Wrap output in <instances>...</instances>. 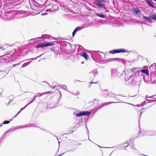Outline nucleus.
<instances>
[{
	"label": "nucleus",
	"instance_id": "f257e3e1",
	"mask_svg": "<svg viewBox=\"0 0 156 156\" xmlns=\"http://www.w3.org/2000/svg\"><path fill=\"white\" fill-rule=\"evenodd\" d=\"M130 75L128 76L126 74L125 80L126 81L131 83L133 85L138 84L137 79L140 73V70L137 68H133L132 70Z\"/></svg>",
	"mask_w": 156,
	"mask_h": 156
},
{
	"label": "nucleus",
	"instance_id": "f03ea898",
	"mask_svg": "<svg viewBox=\"0 0 156 156\" xmlns=\"http://www.w3.org/2000/svg\"><path fill=\"white\" fill-rule=\"evenodd\" d=\"M96 5L100 8H103L104 9H106L105 6V2L104 0H96Z\"/></svg>",
	"mask_w": 156,
	"mask_h": 156
},
{
	"label": "nucleus",
	"instance_id": "7ed1b4c3",
	"mask_svg": "<svg viewBox=\"0 0 156 156\" xmlns=\"http://www.w3.org/2000/svg\"><path fill=\"white\" fill-rule=\"evenodd\" d=\"M140 133L142 134V136H156V131H143L141 132H140Z\"/></svg>",
	"mask_w": 156,
	"mask_h": 156
},
{
	"label": "nucleus",
	"instance_id": "20e7f679",
	"mask_svg": "<svg viewBox=\"0 0 156 156\" xmlns=\"http://www.w3.org/2000/svg\"><path fill=\"white\" fill-rule=\"evenodd\" d=\"M90 114V112L89 111L81 112L78 113H76L75 112H74L73 114L77 117H80L82 116H88Z\"/></svg>",
	"mask_w": 156,
	"mask_h": 156
},
{
	"label": "nucleus",
	"instance_id": "39448f33",
	"mask_svg": "<svg viewBox=\"0 0 156 156\" xmlns=\"http://www.w3.org/2000/svg\"><path fill=\"white\" fill-rule=\"evenodd\" d=\"M113 103H116V102H109L105 103L102 104L101 105L98 106V107L94 108L91 111V112H93V114H94V113L97 111L98 110L100 109L101 108L105 105H107Z\"/></svg>",
	"mask_w": 156,
	"mask_h": 156
},
{
	"label": "nucleus",
	"instance_id": "423d86ee",
	"mask_svg": "<svg viewBox=\"0 0 156 156\" xmlns=\"http://www.w3.org/2000/svg\"><path fill=\"white\" fill-rule=\"evenodd\" d=\"M127 51V50L123 48L115 49L111 50L109 51L110 54H115L117 53H124Z\"/></svg>",
	"mask_w": 156,
	"mask_h": 156
},
{
	"label": "nucleus",
	"instance_id": "0eeeda50",
	"mask_svg": "<svg viewBox=\"0 0 156 156\" xmlns=\"http://www.w3.org/2000/svg\"><path fill=\"white\" fill-rule=\"evenodd\" d=\"M131 11L136 15V16H140L141 14L140 10L138 8H133L131 9Z\"/></svg>",
	"mask_w": 156,
	"mask_h": 156
},
{
	"label": "nucleus",
	"instance_id": "6e6552de",
	"mask_svg": "<svg viewBox=\"0 0 156 156\" xmlns=\"http://www.w3.org/2000/svg\"><path fill=\"white\" fill-rule=\"evenodd\" d=\"M54 44L52 43H42L41 44H39L36 46V48H41L44 47H47L50 46Z\"/></svg>",
	"mask_w": 156,
	"mask_h": 156
},
{
	"label": "nucleus",
	"instance_id": "1a4fd4ad",
	"mask_svg": "<svg viewBox=\"0 0 156 156\" xmlns=\"http://www.w3.org/2000/svg\"><path fill=\"white\" fill-rule=\"evenodd\" d=\"M90 74H91L93 75L94 77H91L90 78V79L92 80H93L96 77V76L98 75L99 73L98 70L97 69H94L92 70L90 72Z\"/></svg>",
	"mask_w": 156,
	"mask_h": 156
},
{
	"label": "nucleus",
	"instance_id": "9d476101",
	"mask_svg": "<svg viewBox=\"0 0 156 156\" xmlns=\"http://www.w3.org/2000/svg\"><path fill=\"white\" fill-rule=\"evenodd\" d=\"M115 60L117 61H118L119 62H121L123 64H124V63L125 62V60L124 59H119L118 58H109L107 59L106 60V61L107 62H108L114 61Z\"/></svg>",
	"mask_w": 156,
	"mask_h": 156
},
{
	"label": "nucleus",
	"instance_id": "9b49d317",
	"mask_svg": "<svg viewBox=\"0 0 156 156\" xmlns=\"http://www.w3.org/2000/svg\"><path fill=\"white\" fill-rule=\"evenodd\" d=\"M152 83H156V73H153L151 75V79Z\"/></svg>",
	"mask_w": 156,
	"mask_h": 156
},
{
	"label": "nucleus",
	"instance_id": "f8f14e48",
	"mask_svg": "<svg viewBox=\"0 0 156 156\" xmlns=\"http://www.w3.org/2000/svg\"><path fill=\"white\" fill-rule=\"evenodd\" d=\"M111 77L115 78L117 76V70L116 69H112L111 70Z\"/></svg>",
	"mask_w": 156,
	"mask_h": 156
},
{
	"label": "nucleus",
	"instance_id": "ddd939ff",
	"mask_svg": "<svg viewBox=\"0 0 156 156\" xmlns=\"http://www.w3.org/2000/svg\"><path fill=\"white\" fill-rule=\"evenodd\" d=\"M109 94V91L107 90H103L101 91V94L104 96L106 97L108 96Z\"/></svg>",
	"mask_w": 156,
	"mask_h": 156
},
{
	"label": "nucleus",
	"instance_id": "4468645a",
	"mask_svg": "<svg viewBox=\"0 0 156 156\" xmlns=\"http://www.w3.org/2000/svg\"><path fill=\"white\" fill-rule=\"evenodd\" d=\"M95 52H100L101 54V55H100V54H98L97 55V56L100 59H103L104 58V57H105V55H104V53L102 52H100L99 51H95Z\"/></svg>",
	"mask_w": 156,
	"mask_h": 156
},
{
	"label": "nucleus",
	"instance_id": "2eb2a0df",
	"mask_svg": "<svg viewBox=\"0 0 156 156\" xmlns=\"http://www.w3.org/2000/svg\"><path fill=\"white\" fill-rule=\"evenodd\" d=\"M115 96H121L123 97H125V96H124L121 95H119V94H115L114 93L111 92H109V94H108V96L111 97L112 98H114V97H115Z\"/></svg>",
	"mask_w": 156,
	"mask_h": 156
},
{
	"label": "nucleus",
	"instance_id": "dca6fc26",
	"mask_svg": "<svg viewBox=\"0 0 156 156\" xmlns=\"http://www.w3.org/2000/svg\"><path fill=\"white\" fill-rule=\"evenodd\" d=\"M79 55H80L82 56L86 60H87L88 57L87 54L86 53L84 52H83L79 53Z\"/></svg>",
	"mask_w": 156,
	"mask_h": 156
},
{
	"label": "nucleus",
	"instance_id": "f3484780",
	"mask_svg": "<svg viewBox=\"0 0 156 156\" xmlns=\"http://www.w3.org/2000/svg\"><path fill=\"white\" fill-rule=\"evenodd\" d=\"M146 1L149 6L153 8H154V5L153 4V2L152 0H146Z\"/></svg>",
	"mask_w": 156,
	"mask_h": 156
},
{
	"label": "nucleus",
	"instance_id": "a211bd4d",
	"mask_svg": "<svg viewBox=\"0 0 156 156\" xmlns=\"http://www.w3.org/2000/svg\"><path fill=\"white\" fill-rule=\"evenodd\" d=\"M82 29L81 27H78L76 28L73 31L72 33V36L73 37L75 35V34L77 31H79L81 30Z\"/></svg>",
	"mask_w": 156,
	"mask_h": 156
},
{
	"label": "nucleus",
	"instance_id": "6ab92c4d",
	"mask_svg": "<svg viewBox=\"0 0 156 156\" xmlns=\"http://www.w3.org/2000/svg\"><path fill=\"white\" fill-rule=\"evenodd\" d=\"M30 126L28 124H27L23 126H19L15 128V129H23L25 128L26 127H30Z\"/></svg>",
	"mask_w": 156,
	"mask_h": 156
},
{
	"label": "nucleus",
	"instance_id": "aec40b11",
	"mask_svg": "<svg viewBox=\"0 0 156 156\" xmlns=\"http://www.w3.org/2000/svg\"><path fill=\"white\" fill-rule=\"evenodd\" d=\"M129 145L130 147L133 149L135 150V149L134 147V144L133 140H129Z\"/></svg>",
	"mask_w": 156,
	"mask_h": 156
},
{
	"label": "nucleus",
	"instance_id": "412c9836",
	"mask_svg": "<svg viewBox=\"0 0 156 156\" xmlns=\"http://www.w3.org/2000/svg\"><path fill=\"white\" fill-rule=\"evenodd\" d=\"M141 72L142 73H144L146 74L147 76H149V73L147 69H142L140 70Z\"/></svg>",
	"mask_w": 156,
	"mask_h": 156
},
{
	"label": "nucleus",
	"instance_id": "4be33fe9",
	"mask_svg": "<svg viewBox=\"0 0 156 156\" xmlns=\"http://www.w3.org/2000/svg\"><path fill=\"white\" fill-rule=\"evenodd\" d=\"M95 14L96 16L99 17L101 18H104L105 17V16L103 14H99L98 13H96Z\"/></svg>",
	"mask_w": 156,
	"mask_h": 156
},
{
	"label": "nucleus",
	"instance_id": "5701e85b",
	"mask_svg": "<svg viewBox=\"0 0 156 156\" xmlns=\"http://www.w3.org/2000/svg\"><path fill=\"white\" fill-rule=\"evenodd\" d=\"M59 86L61 87L60 88H62V89H63V90H66L68 92H69L71 93H72L71 92L69 91L68 90H67L66 89H67V86L66 85H61L60 86Z\"/></svg>",
	"mask_w": 156,
	"mask_h": 156
},
{
	"label": "nucleus",
	"instance_id": "b1692460",
	"mask_svg": "<svg viewBox=\"0 0 156 156\" xmlns=\"http://www.w3.org/2000/svg\"><path fill=\"white\" fill-rule=\"evenodd\" d=\"M142 15L143 16V18L144 19H145L148 21H150V22L151 21V20H152L151 17L150 18V17H147V16H144L143 15V14H142Z\"/></svg>",
	"mask_w": 156,
	"mask_h": 156
},
{
	"label": "nucleus",
	"instance_id": "393cba45",
	"mask_svg": "<svg viewBox=\"0 0 156 156\" xmlns=\"http://www.w3.org/2000/svg\"><path fill=\"white\" fill-rule=\"evenodd\" d=\"M117 96H115V97H114V98H115L117 100L119 101L115 102H116L115 103H119V102H122V103L123 102L122 101L120 100L121 99L120 98H119L118 97H117Z\"/></svg>",
	"mask_w": 156,
	"mask_h": 156
},
{
	"label": "nucleus",
	"instance_id": "a878e982",
	"mask_svg": "<svg viewBox=\"0 0 156 156\" xmlns=\"http://www.w3.org/2000/svg\"><path fill=\"white\" fill-rule=\"evenodd\" d=\"M31 62V61H29L26 62H25L22 65L21 68H22L25 67V66L29 65Z\"/></svg>",
	"mask_w": 156,
	"mask_h": 156
},
{
	"label": "nucleus",
	"instance_id": "bb28decb",
	"mask_svg": "<svg viewBox=\"0 0 156 156\" xmlns=\"http://www.w3.org/2000/svg\"><path fill=\"white\" fill-rule=\"evenodd\" d=\"M27 105H26V106H24V107L23 108H21L20 109V111H19L18 112V113L16 114V115L14 117H16V116H17L18 115L20 112H21V111H22L27 106Z\"/></svg>",
	"mask_w": 156,
	"mask_h": 156
},
{
	"label": "nucleus",
	"instance_id": "cd10ccee",
	"mask_svg": "<svg viewBox=\"0 0 156 156\" xmlns=\"http://www.w3.org/2000/svg\"><path fill=\"white\" fill-rule=\"evenodd\" d=\"M50 92H51V91H49V92H47L43 93H42L41 94H39L40 93H38L37 95H35V96H37V97H38V96L40 97V96H42V95H44V94H47L50 93Z\"/></svg>",
	"mask_w": 156,
	"mask_h": 156
},
{
	"label": "nucleus",
	"instance_id": "c85d7f7f",
	"mask_svg": "<svg viewBox=\"0 0 156 156\" xmlns=\"http://www.w3.org/2000/svg\"><path fill=\"white\" fill-rule=\"evenodd\" d=\"M7 133V132H5L3 135L0 138V142H1L3 139L5 137V135Z\"/></svg>",
	"mask_w": 156,
	"mask_h": 156
},
{
	"label": "nucleus",
	"instance_id": "c756f323",
	"mask_svg": "<svg viewBox=\"0 0 156 156\" xmlns=\"http://www.w3.org/2000/svg\"><path fill=\"white\" fill-rule=\"evenodd\" d=\"M124 144H126V146H125V147H128V145H129V144L128 142V141H126V142H125L124 143L122 144H120V146H122Z\"/></svg>",
	"mask_w": 156,
	"mask_h": 156
},
{
	"label": "nucleus",
	"instance_id": "7c9ffc66",
	"mask_svg": "<svg viewBox=\"0 0 156 156\" xmlns=\"http://www.w3.org/2000/svg\"><path fill=\"white\" fill-rule=\"evenodd\" d=\"M152 20H156V14H153L151 16Z\"/></svg>",
	"mask_w": 156,
	"mask_h": 156
},
{
	"label": "nucleus",
	"instance_id": "2f4dec72",
	"mask_svg": "<svg viewBox=\"0 0 156 156\" xmlns=\"http://www.w3.org/2000/svg\"><path fill=\"white\" fill-rule=\"evenodd\" d=\"M143 80L144 82L147 83H149V79L147 80L145 77H144L143 78Z\"/></svg>",
	"mask_w": 156,
	"mask_h": 156
},
{
	"label": "nucleus",
	"instance_id": "473e14b6",
	"mask_svg": "<svg viewBox=\"0 0 156 156\" xmlns=\"http://www.w3.org/2000/svg\"><path fill=\"white\" fill-rule=\"evenodd\" d=\"M10 122V121H8V120H5L4 121L3 123V124H8Z\"/></svg>",
	"mask_w": 156,
	"mask_h": 156
},
{
	"label": "nucleus",
	"instance_id": "72a5a7b5",
	"mask_svg": "<svg viewBox=\"0 0 156 156\" xmlns=\"http://www.w3.org/2000/svg\"><path fill=\"white\" fill-rule=\"evenodd\" d=\"M36 38H33V39H32L30 40H29V42H30L31 43H32V42H35V41L36 40Z\"/></svg>",
	"mask_w": 156,
	"mask_h": 156
},
{
	"label": "nucleus",
	"instance_id": "f704fd0d",
	"mask_svg": "<svg viewBox=\"0 0 156 156\" xmlns=\"http://www.w3.org/2000/svg\"><path fill=\"white\" fill-rule=\"evenodd\" d=\"M42 54H41V55H40L37 56V57L36 58H31V59H27V60H34V59H36L37 58L41 56Z\"/></svg>",
	"mask_w": 156,
	"mask_h": 156
},
{
	"label": "nucleus",
	"instance_id": "c9c22d12",
	"mask_svg": "<svg viewBox=\"0 0 156 156\" xmlns=\"http://www.w3.org/2000/svg\"><path fill=\"white\" fill-rule=\"evenodd\" d=\"M147 101H149V102H153L154 101H156V100H148V99H146Z\"/></svg>",
	"mask_w": 156,
	"mask_h": 156
},
{
	"label": "nucleus",
	"instance_id": "e433bc0d",
	"mask_svg": "<svg viewBox=\"0 0 156 156\" xmlns=\"http://www.w3.org/2000/svg\"><path fill=\"white\" fill-rule=\"evenodd\" d=\"M97 83V82H91L90 83V84H89V87H90L91 85V84L92 83Z\"/></svg>",
	"mask_w": 156,
	"mask_h": 156
},
{
	"label": "nucleus",
	"instance_id": "4c0bfd02",
	"mask_svg": "<svg viewBox=\"0 0 156 156\" xmlns=\"http://www.w3.org/2000/svg\"><path fill=\"white\" fill-rule=\"evenodd\" d=\"M37 97V96H34L32 100L34 101L35 100L36 98Z\"/></svg>",
	"mask_w": 156,
	"mask_h": 156
},
{
	"label": "nucleus",
	"instance_id": "58836bf2",
	"mask_svg": "<svg viewBox=\"0 0 156 156\" xmlns=\"http://www.w3.org/2000/svg\"><path fill=\"white\" fill-rule=\"evenodd\" d=\"M34 101L32 100L27 105V106L31 103H32Z\"/></svg>",
	"mask_w": 156,
	"mask_h": 156
},
{
	"label": "nucleus",
	"instance_id": "ea45409f",
	"mask_svg": "<svg viewBox=\"0 0 156 156\" xmlns=\"http://www.w3.org/2000/svg\"><path fill=\"white\" fill-rule=\"evenodd\" d=\"M145 103H146V101H144V102H143V103L141 104V105H144L145 104Z\"/></svg>",
	"mask_w": 156,
	"mask_h": 156
},
{
	"label": "nucleus",
	"instance_id": "a19ab883",
	"mask_svg": "<svg viewBox=\"0 0 156 156\" xmlns=\"http://www.w3.org/2000/svg\"><path fill=\"white\" fill-rule=\"evenodd\" d=\"M5 60L3 58H1L0 59V62H2L3 61H4Z\"/></svg>",
	"mask_w": 156,
	"mask_h": 156
},
{
	"label": "nucleus",
	"instance_id": "79ce46f5",
	"mask_svg": "<svg viewBox=\"0 0 156 156\" xmlns=\"http://www.w3.org/2000/svg\"><path fill=\"white\" fill-rule=\"evenodd\" d=\"M65 153V152L62 153V154H60L58 155V156H62Z\"/></svg>",
	"mask_w": 156,
	"mask_h": 156
},
{
	"label": "nucleus",
	"instance_id": "37998d69",
	"mask_svg": "<svg viewBox=\"0 0 156 156\" xmlns=\"http://www.w3.org/2000/svg\"><path fill=\"white\" fill-rule=\"evenodd\" d=\"M20 64V63H18V64H13V67L15 66L16 65H19Z\"/></svg>",
	"mask_w": 156,
	"mask_h": 156
},
{
	"label": "nucleus",
	"instance_id": "c03bdc74",
	"mask_svg": "<svg viewBox=\"0 0 156 156\" xmlns=\"http://www.w3.org/2000/svg\"><path fill=\"white\" fill-rule=\"evenodd\" d=\"M43 38V39H44V38L42 36L41 37H38L37 38V39H40V38Z\"/></svg>",
	"mask_w": 156,
	"mask_h": 156
},
{
	"label": "nucleus",
	"instance_id": "a18cd8bd",
	"mask_svg": "<svg viewBox=\"0 0 156 156\" xmlns=\"http://www.w3.org/2000/svg\"><path fill=\"white\" fill-rule=\"evenodd\" d=\"M74 150H75L74 149H73V150H70L69 151H71V152H72Z\"/></svg>",
	"mask_w": 156,
	"mask_h": 156
},
{
	"label": "nucleus",
	"instance_id": "49530a36",
	"mask_svg": "<svg viewBox=\"0 0 156 156\" xmlns=\"http://www.w3.org/2000/svg\"><path fill=\"white\" fill-rule=\"evenodd\" d=\"M154 96H151V97L148 96V97L149 98H153V97H154Z\"/></svg>",
	"mask_w": 156,
	"mask_h": 156
},
{
	"label": "nucleus",
	"instance_id": "de8ad7c7",
	"mask_svg": "<svg viewBox=\"0 0 156 156\" xmlns=\"http://www.w3.org/2000/svg\"><path fill=\"white\" fill-rule=\"evenodd\" d=\"M53 38V37H50L49 38L51 40H52V39Z\"/></svg>",
	"mask_w": 156,
	"mask_h": 156
},
{
	"label": "nucleus",
	"instance_id": "09e8293b",
	"mask_svg": "<svg viewBox=\"0 0 156 156\" xmlns=\"http://www.w3.org/2000/svg\"><path fill=\"white\" fill-rule=\"evenodd\" d=\"M3 124V123L0 124V127H1L2 126Z\"/></svg>",
	"mask_w": 156,
	"mask_h": 156
},
{
	"label": "nucleus",
	"instance_id": "8fccbe9b",
	"mask_svg": "<svg viewBox=\"0 0 156 156\" xmlns=\"http://www.w3.org/2000/svg\"><path fill=\"white\" fill-rule=\"evenodd\" d=\"M142 112H141V114H140V117H139V119H140V116H141V114H142Z\"/></svg>",
	"mask_w": 156,
	"mask_h": 156
},
{
	"label": "nucleus",
	"instance_id": "3c124183",
	"mask_svg": "<svg viewBox=\"0 0 156 156\" xmlns=\"http://www.w3.org/2000/svg\"><path fill=\"white\" fill-rule=\"evenodd\" d=\"M94 101H98L97 99H94Z\"/></svg>",
	"mask_w": 156,
	"mask_h": 156
},
{
	"label": "nucleus",
	"instance_id": "603ef678",
	"mask_svg": "<svg viewBox=\"0 0 156 156\" xmlns=\"http://www.w3.org/2000/svg\"><path fill=\"white\" fill-rule=\"evenodd\" d=\"M148 96L147 95H146V98H148Z\"/></svg>",
	"mask_w": 156,
	"mask_h": 156
},
{
	"label": "nucleus",
	"instance_id": "864d4df0",
	"mask_svg": "<svg viewBox=\"0 0 156 156\" xmlns=\"http://www.w3.org/2000/svg\"><path fill=\"white\" fill-rule=\"evenodd\" d=\"M10 12H7V14H10Z\"/></svg>",
	"mask_w": 156,
	"mask_h": 156
},
{
	"label": "nucleus",
	"instance_id": "5fc2aeb1",
	"mask_svg": "<svg viewBox=\"0 0 156 156\" xmlns=\"http://www.w3.org/2000/svg\"><path fill=\"white\" fill-rule=\"evenodd\" d=\"M11 100H10V101L9 102V103H8V104H9V103H10V102H11Z\"/></svg>",
	"mask_w": 156,
	"mask_h": 156
},
{
	"label": "nucleus",
	"instance_id": "6e6d98bb",
	"mask_svg": "<svg viewBox=\"0 0 156 156\" xmlns=\"http://www.w3.org/2000/svg\"><path fill=\"white\" fill-rule=\"evenodd\" d=\"M97 146H98V147H101V146H100L99 145H97Z\"/></svg>",
	"mask_w": 156,
	"mask_h": 156
},
{
	"label": "nucleus",
	"instance_id": "4d7b16f0",
	"mask_svg": "<svg viewBox=\"0 0 156 156\" xmlns=\"http://www.w3.org/2000/svg\"><path fill=\"white\" fill-rule=\"evenodd\" d=\"M80 47H81L82 48H83V47H82V46H81V45H80Z\"/></svg>",
	"mask_w": 156,
	"mask_h": 156
},
{
	"label": "nucleus",
	"instance_id": "13d9d810",
	"mask_svg": "<svg viewBox=\"0 0 156 156\" xmlns=\"http://www.w3.org/2000/svg\"><path fill=\"white\" fill-rule=\"evenodd\" d=\"M87 133H89V131H88Z\"/></svg>",
	"mask_w": 156,
	"mask_h": 156
},
{
	"label": "nucleus",
	"instance_id": "bf43d9fd",
	"mask_svg": "<svg viewBox=\"0 0 156 156\" xmlns=\"http://www.w3.org/2000/svg\"><path fill=\"white\" fill-rule=\"evenodd\" d=\"M59 93H60V95H61V92H60V91H59Z\"/></svg>",
	"mask_w": 156,
	"mask_h": 156
},
{
	"label": "nucleus",
	"instance_id": "052dcab7",
	"mask_svg": "<svg viewBox=\"0 0 156 156\" xmlns=\"http://www.w3.org/2000/svg\"><path fill=\"white\" fill-rule=\"evenodd\" d=\"M140 84H139V85H138V86H139V87L140 86Z\"/></svg>",
	"mask_w": 156,
	"mask_h": 156
},
{
	"label": "nucleus",
	"instance_id": "680f3d73",
	"mask_svg": "<svg viewBox=\"0 0 156 156\" xmlns=\"http://www.w3.org/2000/svg\"><path fill=\"white\" fill-rule=\"evenodd\" d=\"M55 87H56V86H54V88H55Z\"/></svg>",
	"mask_w": 156,
	"mask_h": 156
},
{
	"label": "nucleus",
	"instance_id": "e2e57ef3",
	"mask_svg": "<svg viewBox=\"0 0 156 156\" xmlns=\"http://www.w3.org/2000/svg\"><path fill=\"white\" fill-rule=\"evenodd\" d=\"M153 0L155 1H156V0Z\"/></svg>",
	"mask_w": 156,
	"mask_h": 156
},
{
	"label": "nucleus",
	"instance_id": "0e129e2a",
	"mask_svg": "<svg viewBox=\"0 0 156 156\" xmlns=\"http://www.w3.org/2000/svg\"><path fill=\"white\" fill-rule=\"evenodd\" d=\"M155 68H156V65H155Z\"/></svg>",
	"mask_w": 156,
	"mask_h": 156
},
{
	"label": "nucleus",
	"instance_id": "69168bd1",
	"mask_svg": "<svg viewBox=\"0 0 156 156\" xmlns=\"http://www.w3.org/2000/svg\"><path fill=\"white\" fill-rule=\"evenodd\" d=\"M113 25H114V26H115V24H113Z\"/></svg>",
	"mask_w": 156,
	"mask_h": 156
},
{
	"label": "nucleus",
	"instance_id": "338daca9",
	"mask_svg": "<svg viewBox=\"0 0 156 156\" xmlns=\"http://www.w3.org/2000/svg\"><path fill=\"white\" fill-rule=\"evenodd\" d=\"M86 127H87V126L86 125Z\"/></svg>",
	"mask_w": 156,
	"mask_h": 156
},
{
	"label": "nucleus",
	"instance_id": "774afa93",
	"mask_svg": "<svg viewBox=\"0 0 156 156\" xmlns=\"http://www.w3.org/2000/svg\"><path fill=\"white\" fill-rule=\"evenodd\" d=\"M60 142L58 141V143L59 144Z\"/></svg>",
	"mask_w": 156,
	"mask_h": 156
}]
</instances>
